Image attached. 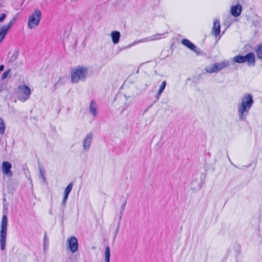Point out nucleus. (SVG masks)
<instances>
[{"label": "nucleus", "instance_id": "obj_1", "mask_svg": "<svg viewBox=\"0 0 262 262\" xmlns=\"http://www.w3.org/2000/svg\"><path fill=\"white\" fill-rule=\"evenodd\" d=\"M253 103V97L250 94H246L241 98V102L237 105V114L239 121L246 120Z\"/></svg>", "mask_w": 262, "mask_h": 262}, {"label": "nucleus", "instance_id": "obj_2", "mask_svg": "<svg viewBox=\"0 0 262 262\" xmlns=\"http://www.w3.org/2000/svg\"><path fill=\"white\" fill-rule=\"evenodd\" d=\"M89 73L88 67L78 66L72 69L71 73V82L77 83L79 81H84L86 79Z\"/></svg>", "mask_w": 262, "mask_h": 262}, {"label": "nucleus", "instance_id": "obj_3", "mask_svg": "<svg viewBox=\"0 0 262 262\" xmlns=\"http://www.w3.org/2000/svg\"><path fill=\"white\" fill-rule=\"evenodd\" d=\"M233 62L238 63H247L249 66H254L255 59L254 54L252 52L248 53L245 56L236 55L232 59Z\"/></svg>", "mask_w": 262, "mask_h": 262}, {"label": "nucleus", "instance_id": "obj_4", "mask_svg": "<svg viewBox=\"0 0 262 262\" xmlns=\"http://www.w3.org/2000/svg\"><path fill=\"white\" fill-rule=\"evenodd\" d=\"M8 219L6 215H4L2 220L0 230V243L2 250L5 249L6 240L7 232Z\"/></svg>", "mask_w": 262, "mask_h": 262}, {"label": "nucleus", "instance_id": "obj_5", "mask_svg": "<svg viewBox=\"0 0 262 262\" xmlns=\"http://www.w3.org/2000/svg\"><path fill=\"white\" fill-rule=\"evenodd\" d=\"M230 65L229 60H223L216 62L205 68V71L208 73H217L221 70L228 67Z\"/></svg>", "mask_w": 262, "mask_h": 262}, {"label": "nucleus", "instance_id": "obj_6", "mask_svg": "<svg viewBox=\"0 0 262 262\" xmlns=\"http://www.w3.org/2000/svg\"><path fill=\"white\" fill-rule=\"evenodd\" d=\"M41 18V12L39 9H36L28 19V27L32 29L36 27L40 22Z\"/></svg>", "mask_w": 262, "mask_h": 262}, {"label": "nucleus", "instance_id": "obj_7", "mask_svg": "<svg viewBox=\"0 0 262 262\" xmlns=\"http://www.w3.org/2000/svg\"><path fill=\"white\" fill-rule=\"evenodd\" d=\"M31 95L30 89L26 85H21L18 87L17 97L21 102L28 100Z\"/></svg>", "mask_w": 262, "mask_h": 262}, {"label": "nucleus", "instance_id": "obj_8", "mask_svg": "<svg viewBox=\"0 0 262 262\" xmlns=\"http://www.w3.org/2000/svg\"><path fill=\"white\" fill-rule=\"evenodd\" d=\"M163 35H164V34H157L153 35L151 36L147 37L142 39L141 40H139L138 41H135L133 43L129 44L128 46L123 48V49H126L127 48H130L132 46L135 45L138 43L151 41H153V40L160 39V38H161V36H163Z\"/></svg>", "mask_w": 262, "mask_h": 262}, {"label": "nucleus", "instance_id": "obj_9", "mask_svg": "<svg viewBox=\"0 0 262 262\" xmlns=\"http://www.w3.org/2000/svg\"><path fill=\"white\" fill-rule=\"evenodd\" d=\"M67 243L70 250L72 253L76 252L78 249V241L76 237L71 236L67 239Z\"/></svg>", "mask_w": 262, "mask_h": 262}, {"label": "nucleus", "instance_id": "obj_10", "mask_svg": "<svg viewBox=\"0 0 262 262\" xmlns=\"http://www.w3.org/2000/svg\"><path fill=\"white\" fill-rule=\"evenodd\" d=\"M12 167L11 164L7 161H4L2 163V171L3 173L9 178H11L13 175V172L11 170Z\"/></svg>", "mask_w": 262, "mask_h": 262}, {"label": "nucleus", "instance_id": "obj_11", "mask_svg": "<svg viewBox=\"0 0 262 262\" xmlns=\"http://www.w3.org/2000/svg\"><path fill=\"white\" fill-rule=\"evenodd\" d=\"M93 136V133H89L83 139L82 145L83 150L85 151H88L91 147Z\"/></svg>", "mask_w": 262, "mask_h": 262}, {"label": "nucleus", "instance_id": "obj_12", "mask_svg": "<svg viewBox=\"0 0 262 262\" xmlns=\"http://www.w3.org/2000/svg\"><path fill=\"white\" fill-rule=\"evenodd\" d=\"M242 11V7L241 5L237 4L231 7L230 13L234 17H238L241 15Z\"/></svg>", "mask_w": 262, "mask_h": 262}, {"label": "nucleus", "instance_id": "obj_13", "mask_svg": "<svg viewBox=\"0 0 262 262\" xmlns=\"http://www.w3.org/2000/svg\"><path fill=\"white\" fill-rule=\"evenodd\" d=\"M11 27V23H9L8 24L0 27V42L4 39Z\"/></svg>", "mask_w": 262, "mask_h": 262}, {"label": "nucleus", "instance_id": "obj_14", "mask_svg": "<svg viewBox=\"0 0 262 262\" xmlns=\"http://www.w3.org/2000/svg\"><path fill=\"white\" fill-rule=\"evenodd\" d=\"M221 25L219 19H214L212 29V33L215 36H217L220 34Z\"/></svg>", "mask_w": 262, "mask_h": 262}, {"label": "nucleus", "instance_id": "obj_15", "mask_svg": "<svg viewBox=\"0 0 262 262\" xmlns=\"http://www.w3.org/2000/svg\"><path fill=\"white\" fill-rule=\"evenodd\" d=\"M73 185V183H70L69 184V185L66 188V189L64 192L63 198L62 201V204H63V205H64L68 199V195L72 189Z\"/></svg>", "mask_w": 262, "mask_h": 262}, {"label": "nucleus", "instance_id": "obj_16", "mask_svg": "<svg viewBox=\"0 0 262 262\" xmlns=\"http://www.w3.org/2000/svg\"><path fill=\"white\" fill-rule=\"evenodd\" d=\"M111 36L112 38V42L114 44H117L119 41L120 33L117 31H112L111 33Z\"/></svg>", "mask_w": 262, "mask_h": 262}, {"label": "nucleus", "instance_id": "obj_17", "mask_svg": "<svg viewBox=\"0 0 262 262\" xmlns=\"http://www.w3.org/2000/svg\"><path fill=\"white\" fill-rule=\"evenodd\" d=\"M182 43L187 47L188 48L190 49L191 50L195 52L196 50V47L189 40L187 39H184L182 40Z\"/></svg>", "mask_w": 262, "mask_h": 262}, {"label": "nucleus", "instance_id": "obj_18", "mask_svg": "<svg viewBox=\"0 0 262 262\" xmlns=\"http://www.w3.org/2000/svg\"><path fill=\"white\" fill-rule=\"evenodd\" d=\"M89 107L90 113L93 115V116H96L97 114V106L96 103L94 101H91Z\"/></svg>", "mask_w": 262, "mask_h": 262}, {"label": "nucleus", "instance_id": "obj_19", "mask_svg": "<svg viewBox=\"0 0 262 262\" xmlns=\"http://www.w3.org/2000/svg\"><path fill=\"white\" fill-rule=\"evenodd\" d=\"M166 85V82L165 81H163L162 82V84H161V85L160 86V88H159V90L158 91V93H157V98H159V97L160 96L161 94H162V93L164 91V89L165 88Z\"/></svg>", "mask_w": 262, "mask_h": 262}, {"label": "nucleus", "instance_id": "obj_20", "mask_svg": "<svg viewBox=\"0 0 262 262\" xmlns=\"http://www.w3.org/2000/svg\"><path fill=\"white\" fill-rule=\"evenodd\" d=\"M6 126L4 120L0 117V134L4 135L5 132Z\"/></svg>", "mask_w": 262, "mask_h": 262}, {"label": "nucleus", "instance_id": "obj_21", "mask_svg": "<svg viewBox=\"0 0 262 262\" xmlns=\"http://www.w3.org/2000/svg\"><path fill=\"white\" fill-rule=\"evenodd\" d=\"M18 55L19 52L17 51H15L10 57V61L11 62H14L17 59Z\"/></svg>", "mask_w": 262, "mask_h": 262}, {"label": "nucleus", "instance_id": "obj_22", "mask_svg": "<svg viewBox=\"0 0 262 262\" xmlns=\"http://www.w3.org/2000/svg\"><path fill=\"white\" fill-rule=\"evenodd\" d=\"M256 53L258 58L262 59V45H259L256 50Z\"/></svg>", "mask_w": 262, "mask_h": 262}, {"label": "nucleus", "instance_id": "obj_23", "mask_svg": "<svg viewBox=\"0 0 262 262\" xmlns=\"http://www.w3.org/2000/svg\"><path fill=\"white\" fill-rule=\"evenodd\" d=\"M125 205H126V201L122 205V206L121 207L120 215H119V221L121 220V219L122 218V216L124 213Z\"/></svg>", "mask_w": 262, "mask_h": 262}, {"label": "nucleus", "instance_id": "obj_24", "mask_svg": "<svg viewBox=\"0 0 262 262\" xmlns=\"http://www.w3.org/2000/svg\"><path fill=\"white\" fill-rule=\"evenodd\" d=\"M10 72H11L10 69H8L6 71H5L2 75V77H1L2 79V80L5 79L8 77V76L9 75Z\"/></svg>", "mask_w": 262, "mask_h": 262}, {"label": "nucleus", "instance_id": "obj_25", "mask_svg": "<svg viewBox=\"0 0 262 262\" xmlns=\"http://www.w3.org/2000/svg\"><path fill=\"white\" fill-rule=\"evenodd\" d=\"M7 14L6 13H2L0 14V23L4 22L6 19Z\"/></svg>", "mask_w": 262, "mask_h": 262}, {"label": "nucleus", "instance_id": "obj_26", "mask_svg": "<svg viewBox=\"0 0 262 262\" xmlns=\"http://www.w3.org/2000/svg\"><path fill=\"white\" fill-rule=\"evenodd\" d=\"M39 171H40V176L42 177L43 180L46 181V178L44 176L45 171H44L43 169L41 167H39Z\"/></svg>", "mask_w": 262, "mask_h": 262}, {"label": "nucleus", "instance_id": "obj_27", "mask_svg": "<svg viewBox=\"0 0 262 262\" xmlns=\"http://www.w3.org/2000/svg\"><path fill=\"white\" fill-rule=\"evenodd\" d=\"M231 25V23L228 22L227 20H225V25L227 26V27H229Z\"/></svg>", "mask_w": 262, "mask_h": 262}, {"label": "nucleus", "instance_id": "obj_28", "mask_svg": "<svg viewBox=\"0 0 262 262\" xmlns=\"http://www.w3.org/2000/svg\"><path fill=\"white\" fill-rule=\"evenodd\" d=\"M119 224H118V227L117 228V229H116V234H117L118 233V230H119Z\"/></svg>", "mask_w": 262, "mask_h": 262}, {"label": "nucleus", "instance_id": "obj_29", "mask_svg": "<svg viewBox=\"0 0 262 262\" xmlns=\"http://www.w3.org/2000/svg\"><path fill=\"white\" fill-rule=\"evenodd\" d=\"M15 19L14 18L12 20H11L9 23H11V26L12 25L13 23L15 21Z\"/></svg>", "mask_w": 262, "mask_h": 262}, {"label": "nucleus", "instance_id": "obj_30", "mask_svg": "<svg viewBox=\"0 0 262 262\" xmlns=\"http://www.w3.org/2000/svg\"><path fill=\"white\" fill-rule=\"evenodd\" d=\"M46 247H47V245H46V242H44V244H43V247H44V248H46Z\"/></svg>", "mask_w": 262, "mask_h": 262}, {"label": "nucleus", "instance_id": "obj_31", "mask_svg": "<svg viewBox=\"0 0 262 262\" xmlns=\"http://www.w3.org/2000/svg\"><path fill=\"white\" fill-rule=\"evenodd\" d=\"M46 236H45L44 237V242H46Z\"/></svg>", "mask_w": 262, "mask_h": 262}]
</instances>
